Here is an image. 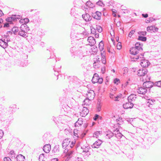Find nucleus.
Returning <instances> with one entry per match:
<instances>
[{"label": "nucleus", "mask_w": 161, "mask_h": 161, "mask_svg": "<svg viewBox=\"0 0 161 161\" xmlns=\"http://www.w3.org/2000/svg\"><path fill=\"white\" fill-rule=\"evenodd\" d=\"M101 54H102L101 56H102V63L103 64H105L106 63V60L105 56L104 55H103L102 53H101Z\"/></svg>", "instance_id": "37"}, {"label": "nucleus", "mask_w": 161, "mask_h": 161, "mask_svg": "<svg viewBox=\"0 0 161 161\" xmlns=\"http://www.w3.org/2000/svg\"><path fill=\"white\" fill-rule=\"evenodd\" d=\"M101 105L100 103H97V111L98 112H99L101 110Z\"/></svg>", "instance_id": "47"}, {"label": "nucleus", "mask_w": 161, "mask_h": 161, "mask_svg": "<svg viewBox=\"0 0 161 161\" xmlns=\"http://www.w3.org/2000/svg\"><path fill=\"white\" fill-rule=\"evenodd\" d=\"M154 85V83L153 82L150 81H147L143 83V86L144 87H145L147 90H150V88L153 87Z\"/></svg>", "instance_id": "3"}, {"label": "nucleus", "mask_w": 161, "mask_h": 161, "mask_svg": "<svg viewBox=\"0 0 161 161\" xmlns=\"http://www.w3.org/2000/svg\"><path fill=\"white\" fill-rule=\"evenodd\" d=\"M20 30H24L27 32L29 30V28L26 24L24 23L21 25L20 27Z\"/></svg>", "instance_id": "23"}, {"label": "nucleus", "mask_w": 161, "mask_h": 161, "mask_svg": "<svg viewBox=\"0 0 161 161\" xmlns=\"http://www.w3.org/2000/svg\"><path fill=\"white\" fill-rule=\"evenodd\" d=\"M90 100H91L87 98L85 99L84 101V105H86L87 106L89 105V104H90Z\"/></svg>", "instance_id": "40"}, {"label": "nucleus", "mask_w": 161, "mask_h": 161, "mask_svg": "<svg viewBox=\"0 0 161 161\" xmlns=\"http://www.w3.org/2000/svg\"><path fill=\"white\" fill-rule=\"evenodd\" d=\"M87 41L89 43V44L91 46H93L96 43L95 39L94 37L92 36L88 37Z\"/></svg>", "instance_id": "12"}, {"label": "nucleus", "mask_w": 161, "mask_h": 161, "mask_svg": "<svg viewBox=\"0 0 161 161\" xmlns=\"http://www.w3.org/2000/svg\"><path fill=\"white\" fill-rule=\"evenodd\" d=\"M147 38L145 36H139L138 38V40L141 41L142 42H145L146 41Z\"/></svg>", "instance_id": "35"}, {"label": "nucleus", "mask_w": 161, "mask_h": 161, "mask_svg": "<svg viewBox=\"0 0 161 161\" xmlns=\"http://www.w3.org/2000/svg\"><path fill=\"white\" fill-rule=\"evenodd\" d=\"M95 96V93L92 90H90L89 91H88L87 93L86 94V98L91 100L93 99Z\"/></svg>", "instance_id": "4"}, {"label": "nucleus", "mask_w": 161, "mask_h": 161, "mask_svg": "<svg viewBox=\"0 0 161 161\" xmlns=\"http://www.w3.org/2000/svg\"><path fill=\"white\" fill-rule=\"evenodd\" d=\"M22 18V16L19 15L13 14L10 17L6 19V21L10 24H13V21H15L17 19H19Z\"/></svg>", "instance_id": "1"}, {"label": "nucleus", "mask_w": 161, "mask_h": 161, "mask_svg": "<svg viewBox=\"0 0 161 161\" xmlns=\"http://www.w3.org/2000/svg\"><path fill=\"white\" fill-rule=\"evenodd\" d=\"M96 4L97 5L101 6H102L104 5L103 2L100 0H99L97 2Z\"/></svg>", "instance_id": "48"}, {"label": "nucleus", "mask_w": 161, "mask_h": 161, "mask_svg": "<svg viewBox=\"0 0 161 161\" xmlns=\"http://www.w3.org/2000/svg\"><path fill=\"white\" fill-rule=\"evenodd\" d=\"M4 133L3 131L1 130H0V139H1L3 136Z\"/></svg>", "instance_id": "58"}, {"label": "nucleus", "mask_w": 161, "mask_h": 161, "mask_svg": "<svg viewBox=\"0 0 161 161\" xmlns=\"http://www.w3.org/2000/svg\"><path fill=\"white\" fill-rule=\"evenodd\" d=\"M146 34L147 32L146 31H142L138 32V34L139 35V36H146Z\"/></svg>", "instance_id": "45"}, {"label": "nucleus", "mask_w": 161, "mask_h": 161, "mask_svg": "<svg viewBox=\"0 0 161 161\" xmlns=\"http://www.w3.org/2000/svg\"><path fill=\"white\" fill-rule=\"evenodd\" d=\"M55 69V68H53V69L54 70V71L55 72L54 75H55L57 77V79L58 80V76L59 74L58 71V70H59V69H58V70H56Z\"/></svg>", "instance_id": "43"}, {"label": "nucleus", "mask_w": 161, "mask_h": 161, "mask_svg": "<svg viewBox=\"0 0 161 161\" xmlns=\"http://www.w3.org/2000/svg\"><path fill=\"white\" fill-rule=\"evenodd\" d=\"M102 133V132L101 131H97L94 133L93 136L97 138L98 137L99 135L101 134Z\"/></svg>", "instance_id": "38"}, {"label": "nucleus", "mask_w": 161, "mask_h": 161, "mask_svg": "<svg viewBox=\"0 0 161 161\" xmlns=\"http://www.w3.org/2000/svg\"><path fill=\"white\" fill-rule=\"evenodd\" d=\"M142 16L143 17L145 18H146L148 17V15L147 14H142Z\"/></svg>", "instance_id": "64"}, {"label": "nucleus", "mask_w": 161, "mask_h": 161, "mask_svg": "<svg viewBox=\"0 0 161 161\" xmlns=\"http://www.w3.org/2000/svg\"><path fill=\"white\" fill-rule=\"evenodd\" d=\"M82 17L86 21H89L92 19L90 15L86 13L85 14L82 15Z\"/></svg>", "instance_id": "18"}, {"label": "nucleus", "mask_w": 161, "mask_h": 161, "mask_svg": "<svg viewBox=\"0 0 161 161\" xmlns=\"http://www.w3.org/2000/svg\"><path fill=\"white\" fill-rule=\"evenodd\" d=\"M99 48L101 51H103L104 48L103 42L101 41L99 44Z\"/></svg>", "instance_id": "32"}, {"label": "nucleus", "mask_w": 161, "mask_h": 161, "mask_svg": "<svg viewBox=\"0 0 161 161\" xmlns=\"http://www.w3.org/2000/svg\"><path fill=\"white\" fill-rule=\"evenodd\" d=\"M101 12L99 11H96L95 13H92V17L97 20H99L101 19Z\"/></svg>", "instance_id": "7"}, {"label": "nucleus", "mask_w": 161, "mask_h": 161, "mask_svg": "<svg viewBox=\"0 0 161 161\" xmlns=\"http://www.w3.org/2000/svg\"><path fill=\"white\" fill-rule=\"evenodd\" d=\"M155 100L154 99H149L148 100V102L147 103V105L149 107H151V106L154 104Z\"/></svg>", "instance_id": "27"}, {"label": "nucleus", "mask_w": 161, "mask_h": 161, "mask_svg": "<svg viewBox=\"0 0 161 161\" xmlns=\"http://www.w3.org/2000/svg\"><path fill=\"white\" fill-rule=\"evenodd\" d=\"M117 49H120L121 48V43L120 42H119L118 43L117 45Z\"/></svg>", "instance_id": "56"}, {"label": "nucleus", "mask_w": 161, "mask_h": 161, "mask_svg": "<svg viewBox=\"0 0 161 161\" xmlns=\"http://www.w3.org/2000/svg\"><path fill=\"white\" fill-rule=\"evenodd\" d=\"M69 151V149L68 148H66L64 151V153H65V155H66V154Z\"/></svg>", "instance_id": "61"}, {"label": "nucleus", "mask_w": 161, "mask_h": 161, "mask_svg": "<svg viewBox=\"0 0 161 161\" xmlns=\"http://www.w3.org/2000/svg\"><path fill=\"white\" fill-rule=\"evenodd\" d=\"M91 33L95 34V36L96 38H97L99 36V33H97V30L95 28L93 27L92 26L91 27Z\"/></svg>", "instance_id": "21"}, {"label": "nucleus", "mask_w": 161, "mask_h": 161, "mask_svg": "<svg viewBox=\"0 0 161 161\" xmlns=\"http://www.w3.org/2000/svg\"><path fill=\"white\" fill-rule=\"evenodd\" d=\"M89 112V110L86 107H84L81 112H80V115L82 117H85Z\"/></svg>", "instance_id": "11"}, {"label": "nucleus", "mask_w": 161, "mask_h": 161, "mask_svg": "<svg viewBox=\"0 0 161 161\" xmlns=\"http://www.w3.org/2000/svg\"><path fill=\"white\" fill-rule=\"evenodd\" d=\"M18 31V28L17 27H14L12 29V31L15 34H16V33H17Z\"/></svg>", "instance_id": "41"}, {"label": "nucleus", "mask_w": 161, "mask_h": 161, "mask_svg": "<svg viewBox=\"0 0 161 161\" xmlns=\"http://www.w3.org/2000/svg\"><path fill=\"white\" fill-rule=\"evenodd\" d=\"M20 21V22H22L21 21H22V22H23V21H24V23L26 24L27 23H28L29 22V20L28 18H25V19H24L23 20L21 19Z\"/></svg>", "instance_id": "50"}, {"label": "nucleus", "mask_w": 161, "mask_h": 161, "mask_svg": "<svg viewBox=\"0 0 161 161\" xmlns=\"http://www.w3.org/2000/svg\"><path fill=\"white\" fill-rule=\"evenodd\" d=\"M96 30L98 32H101L102 31V29L99 25H96Z\"/></svg>", "instance_id": "44"}, {"label": "nucleus", "mask_w": 161, "mask_h": 161, "mask_svg": "<svg viewBox=\"0 0 161 161\" xmlns=\"http://www.w3.org/2000/svg\"><path fill=\"white\" fill-rule=\"evenodd\" d=\"M86 6H88V7L90 8H93L95 6V5L94 4L92 3L90 1H87L86 3Z\"/></svg>", "instance_id": "34"}, {"label": "nucleus", "mask_w": 161, "mask_h": 161, "mask_svg": "<svg viewBox=\"0 0 161 161\" xmlns=\"http://www.w3.org/2000/svg\"><path fill=\"white\" fill-rule=\"evenodd\" d=\"M98 81L97 83H98L99 84L102 83L103 82V79L102 78H100L99 77Z\"/></svg>", "instance_id": "55"}, {"label": "nucleus", "mask_w": 161, "mask_h": 161, "mask_svg": "<svg viewBox=\"0 0 161 161\" xmlns=\"http://www.w3.org/2000/svg\"><path fill=\"white\" fill-rule=\"evenodd\" d=\"M83 119L82 118H79L78 119L77 121L75 123V126H80L82 124H83Z\"/></svg>", "instance_id": "30"}, {"label": "nucleus", "mask_w": 161, "mask_h": 161, "mask_svg": "<svg viewBox=\"0 0 161 161\" xmlns=\"http://www.w3.org/2000/svg\"><path fill=\"white\" fill-rule=\"evenodd\" d=\"M83 150V153H86V155H89L90 154L89 152V150L90 147L89 146H83L81 147Z\"/></svg>", "instance_id": "13"}, {"label": "nucleus", "mask_w": 161, "mask_h": 161, "mask_svg": "<svg viewBox=\"0 0 161 161\" xmlns=\"http://www.w3.org/2000/svg\"><path fill=\"white\" fill-rule=\"evenodd\" d=\"M93 67L95 69L98 68L100 67L99 63H98L97 62H94L93 63Z\"/></svg>", "instance_id": "46"}, {"label": "nucleus", "mask_w": 161, "mask_h": 161, "mask_svg": "<svg viewBox=\"0 0 161 161\" xmlns=\"http://www.w3.org/2000/svg\"><path fill=\"white\" fill-rule=\"evenodd\" d=\"M100 117L97 114H95L94 117L93 118V119L95 120H96L98 117Z\"/></svg>", "instance_id": "60"}, {"label": "nucleus", "mask_w": 161, "mask_h": 161, "mask_svg": "<svg viewBox=\"0 0 161 161\" xmlns=\"http://www.w3.org/2000/svg\"><path fill=\"white\" fill-rule=\"evenodd\" d=\"M70 142V139H65L62 143V147L64 149H65L68 147L69 145Z\"/></svg>", "instance_id": "9"}, {"label": "nucleus", "mask_w": 161, "mask_h": 161, "mask_svg": "<svg viewBox=\"0 0 161 161\" xmlns=\"http://www.w3.org/2000/svg\"><path fill=\"white\" fill-rule=\"evenodd\" d=\"M134 104L132 102L128 101V102L124 104L123 105V107L126 109L131 108L133 107Z\"/></svg>", "instance_id": "10"}, {"label": "nucleus", "mask_w": 161, "mask_h": 161, "mask_svg": "<svg viewBox=\"0 0 161 161\" xmlns=\"http://www.w3.org/2000/svg\"><path fill=\"white\" fill-rule=\"evenodd\" d=\"M99 76L98 75L97 73H95L93 75L92 80V83L93 84L97 83L98 79L99 78Z\"/></svg>", "instance_id": "25"}, {"label": "nucleus", "mask_w": 161, "mask_h": 161, "mask_svg": "<svg viewBox=\"0 0 161 161\" xmlns=\"http://www.w3.org/2000/svg\"><path fill=\"white\" fill-rule=\"evenodd\" d=\"M158 30V28L155 27V26H148L147 27V30L149 32H155L157 31Z\"/></svg>", "instance_id": "16"}, {"label": "nucleus", "mask_w": 161, "mask_h": 161, "mask_svg": "<svg viewBox=\"0 0 161 161\" xmlns=\"http://www.w3.org/2000/svg\"><path fill=\"white\" fill-rule=\"evenodd\" d=\"M20 30L21 31H19L18 33V35L25 38H26L28 36L26 34L27 33V32L22 30Z\"/></svg>", "instance_id": "24"}, {"label": "nucleus", "mask_w": 161, "mask_h": 161, "mask_svg": "<svg viewBox=\"0 0 161 161\" xmlns=\"http://www.w3.org/2000/svg\"><path fill=\"white\" fill-rule=\"evenodd\" d=\"M73 151L72 150H69L65 155L68 158H70L72 156Z\"/></svg>", "instance_id": "36"}, {"label": "nucleus", "mask_w": 161, "mask_h": 161, "mask_svg": "<svg viewBox=\"0 0 161 161\" xmlns=\"http://www.w3.org/2000/svg\"><path fill=\"white\" fill-rule=\"evenodd\" d=\"M143 54H142V53H141L140 54L138 55L137 56H136L133 57H132L131 58L135 59L136 60H137L138 59H139L140 58H143Z\"/></svg>", "instance_id": "33"}, {"label": "nucleus", "mask_w": 161, "mask_h": 161, "mask_svg": "<svg viewBox=\"0 0 161 161\" xmlns=\"http://www.w3.org/2000/svg\"><path fill=\"white\" fill-rule=\"evenodd\" d=\"M115 136L116 137H121L123 136L122 134L120 132L118 133L117 134H115Z\"/></svg>", "instance_id": "51"}, {"label": "nucleus", "mask_w": 161, "mask_h": 161, "mask_svg": "<svg viewBox=\"0 0 161 161\" xmlns=\"http://www.w3.org/2000/svg\"><path fill=\"white\" fill-rule=\"evenodd\" d=\"M43 150L46 153H48L51 149V145L49 144L45 145L43 147Z\"/></svg>", "instance_id": "20"}, {"label": "nucleus", "mask_w": 161, "mask_h": 161, "mask_svg": "<svg viewBox=\"0 0 161 161\" xmlns=\"http://www.w3.org/2000/svg\"><path fill=\"white\" fill-rule=\"evenodd\" d=\"M125 154L130 159L133 158V151L132 149H130L128 151L125 152Z\"/></svg>", "instance_id": "14"}, {"label": "nucleus", "mask_w": 161, "mask_h": 161, "mask_svg": "<svg viewBox=\"0 0 161 161\" xmlns=\"http://www.w3.org/2000/svg\"><path fill=\"white\" fill-rule=\"evenodd\" d=\"M147 90L143 86H142L139 87L137 89V92L140 94L144 95L146 94L147 92Z\"/></svg>", "instance_id": "6"}, {"label": "nucleus", "mask_w": 161, "mask_h": 161, "mask_svg": "<svg viewBox=\"0 0 161 161\" xmlns=\"http://www.w3.org/2000/svg\"><path fill=\"white\" fill-rule=\"evenodd\" d=\"M75 47H71L70 51V52L72 53H75V51H76L75 50Z\"/></svg>", "instance_id": "53"}, {"label": "nucleus", "mask_w": 161, "mask_h": 161, "mask_svg": "<svg viewBox=\"0 0 161 161\" xmlns=\"http://www.w3.org/2000/svg\"><path fill=\"white\" fill-rule=\"evenodd\" d=\"M135 31L134 30H132L130 32V33H129V35H128V36L129 37H131L132 35L134 34V33H135Z\"/></svg>", "instance_id": "52"}, {"label": "nucleus", "mask_w": 161, "mask_h": 161, "mask_svg": "<svg viewBox=\"0 0 161 161\" xmlns=\"http://www.w3.org/2000/svg\"><path fill=\"white\" fill-rule=\"evenodd\" d=\"M130 53L133 55H136L138 53H140L142 51H140L139 49H137L135 47H132L130 50Z\"/></svg>", "instance_id": "5"}, {"label": "nucleus", "mask_w": 161, "mask_h": 161, "mask_svg": "<svg viewBox=\"0 0 161 161\" xmlns=\"http://www.w3.org/2000/svg\"><path fill=\"white\" fill-rule=\"evenodd\" d=\"M119 81L120 80L119 79L116 78L114 79V84H118V83L119 82Z\"/></svg>", "instance_id": "59"}, {"label": "nucleus", "mask_w": 161, "mask_h": 161, "mask_svg": "<svg viewBox=\"0 0 161 161\" xmlns=\"http://www.w3.org/2000/svg\"><path fill=\"white\" fill-rule=\"evenodd\" d=\"M147 70L146 69H139L138 71L137 75L138 76H144L147 73Z\"/></svg>", "instance_id": "8"}, {"label": "nucleus", "mask_w": 161, "mask_h": 161, "mask_svg": "<svg viewBox=\"0 0 161 161\" xmlns=\"http://www.w3.org/2000/svg\"><path fill=\"white\" fill-rule=\"evenodd\" d=\"M53 152L55 153H58L59 152V145H56L53 147Z\"/></svg>", "instance_id": "31"}, {"label": "nucleus", "mask_w": 161, "mask_h": 161, "mask_svg": "<svg viewBox=\"0 0 161 161\" xmlns=\"http://www.w3.org/2000/svg\"><path fill=\"white\" fill-rule=\"evenodd\" d=\"M136 98V95L135 94H132L130 95L128 97V100L131 102H134Z\"/></svg>", "instance_id": "19"}, {"label": "nucleus", "mask_w": 161, "mask_h": 161, "mask_svg": "<svg viewBox=\"0 0 161 161\" xmlns=\"http://www.w3.org/2000/svg\"><path fill=\"white\" fill-rule=\"evenodd\" d=\"M102 143V141L98 139L97 141H96L92 145V147L94 148H98Z\"/></svg>", "instance_id": "15"}, {"label": "nucleus", "mask_w": 161, "mask_h": 161, "mask_svg": "<svg viewBox=\"0 0 161 161\" xmlns=\"http://www.w3.org/2000/svg\"><path fill=\"white\" fill-rule=\"evenodd\" d=\"M154 86H155L161 87V80L156 82L154 83Z\"/></svg>", "instance_id": "42"}, {"label": "nucleus", "mask_w": 161, "mask_h": 161, "mask_svg": "<svg viewBox=\"0 0 161 161\" xmlns=\"http://www.w3.org/2000/svg\"><path fill=\"white\" fill-rule=\"evenodd\" d=\"M17 161H24L25 160V157L21 154L18 155L16 157Z\"/></svg>", "instance_id": "29"}, {"label": "nucleus", "mask_w": 161, "mask_h": 161, "mask_svg": "<svg viewBox=\"0 0 161 161\" xmlns=\"http://www.w3.org/2000/svg\"><path fill=\"white\" fill-rule=\"evenodd\" d=\"M9 24H10V23H5V24H4V27H9Z\"/></svg>", "instance_id": "63"}, {"label": "nucleus", "mask_w": 161, "mask_h": 161, "mask_svg": "<svg viewBox=\"0 0 161 161\" xmlns=\"http://www.w3.org/2000/svg\"><path fill=\"white\" fill-rule=\"evenodd\" d=\"M153 20V18H149V19L148 20H147L146 21V23H148L149 22H152Z\"/></svg>", "instance_id": "54"}, {"label": "nucleus", "mask_w": 161, "mask_h": 161, "mask_svg": "<svg viewBox=\"0 0 161 161\" xmlns=\"http://www.w3.org/2000/svg\"><path fill=\"white\" fill-rule=\"evenodd\" d=\"M9 154L11 155H14V156H12V158H16L15 157V154L13 150L9 152Z\"/></svg>", "instance_id": "49"}, {"label": "nucleus", "mask_w": 161, "mask_h": 161, "mask_svg": "<svg viewBox=\"0 0 161 161\" xmlns=\"http://www.w3.org/2000/svg\"><path fill=\"white\" fill-rule=\"evenodd\" d=\"M45 157L44 156V154L42 153L39 156V161H45L44 159Z\"/></svg>", "instance_id": "39"}, {"label": "nucleus", "mask_w": 161, "mask_h": 161, "mask_svg": "<svg viewBox=\"0 0 161 161\" xmlns=\"http://www.w3.org/2000/svg\"><path fill=\"white\" fill-rule=\"evenodd\" d=\"M85 51V48L84 47H79L77 50L75 51V54L79 57L80 59H82L85 55H84V53Z\"/></svg>", "instance_id": "2"}, {"label": "nucleus", "mask_w": 161, "mask_h": 161, "mask_svg": "<svg viewBox=\"0 0 161 161\" xmlns=\"http://www.w3.org/2000/svg\"><path fill=\"white\" fill-rule=\"evenodd\" d=\"M3 160L4 161H11V158L9 157H5L4 158Z\"/></svg>", "instance_id": "57"}, {"label": "nucleus", "mask_w": 161, "mask_h": 161, "mask_svg": "<svg viewBox=\"0 0 161 161\" xmlns=\"http://www.w3.org/2000/svg\"><path fill=\"white\" fill-rule=\"evenodd\" d=\"M106 135V138L110 139L114 135V134L109 130L106 131L105 133Z\"/></svg>", "instance_id": "22"}, {"label": "nucleus", "mask_w": 161, "mask_h": 161, "mask_svg": "<svg viewBox=\"0 0 161 161\" xmlns=\"http://www.w3.org/2000/svg\"><path fill=\"white\" fill-rule=\"evenodd\" d=\"M149 64L148 60L144 59L141 60L140 64L142 67L145 68L147 67Z\"/></svg>", "instance_id": "17"}, {"label": "nucleus", "mask_w": 161, "mask_h": 161, "mask_svg": "<svg viewBox=\"0 0 161 161\" xmlns=\"http://www.w3.org/2000/svg\"><path fill=\"white\" fill-rule=\"evenodd\" d=\"M5 39L3 40L0 39V46L3 48H5L8 46V43L5 41Z\"/></svg>", "instance_id": "26"}, {"label": "nucleus", "mask_w": 161, "mask_h": 161, "mask_svg": "<svg viewBox=\"0 0 161 161\" xmlns=\"http://www.w3.org/2000/svg\"><path fill=\"white\" fill-rule=\"evenodd\" d=\"M142 46L143 44L142 43L137 42L135 44V47L139 49L140 51H142L143 49L142 47Z\"/></svg>", "instance_id": "28"}, {"label": "nucleus", "mask_w": 161, "mask_h": 161, "mask_svg": "<svg viewBox=\"0 0 161 161\" xmlns=\"http://www.w3.org/2000/svg\"><path fill=\"white\" fill-rule=\"evenodd\" d=\"M121 22L120 21L118 22L116 25L118 27H119V26H121Z\"/></svg>", "instance_id": "62"}]
</instances>
